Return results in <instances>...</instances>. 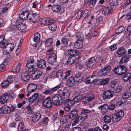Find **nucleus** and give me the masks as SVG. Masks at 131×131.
<instances>
[{
  "mask_svg": "<svg viewBox=\"0 0 131 131\" xmlns=\"http://www.w3.org/2000/svg\"><path fill=\"white\" fill-rule=\"evenodd\" d=\"M88 115L80 113L78 116V111L76 110L70 112L68 113V118L71 120L74 121L72 124V126H74L80 121L82 122L84 121L87 117Z\"/></svg>",
  "mask_w": 131,
  "mask_h": 131,
  "instance_id": "obj_1",
  "label": "nucleus"
},
{
  "mask_svg": "<svg viewBox=\"0 0 131 131\" xmlns=\"http://www.w3.org/2000/svg\"><path fill=\"white\" fill-rule=\"evenodd\" d=\"M52 100L53 104L54 105L58 106L61 105L63 101L62 97L59 94L54 95L52 97Z\"/></svg>",
  "mask_w": 131,
  "mask_h": 131,
  "instance_id": "obj_2",
  "label": "nucleus"
},
{
  "mask_svg": "<svg viewBox=\"0 0 131 131\" xmlns=\"http://www.w3.org/2000/svg\"><path fill=\"white\" fill-rule=\"evenodd\" d=\"M127 71V69L122 65L116 67L113 70L114 72L116 74L119 75L124 74Z\"/></svg>",
  "mask_w": 131,
  "mask_h": 131,
  "instance_id": "obj_3",
  "label": "nucleus"
},
{
  "mask_svg": "<svg viewBox=\"0 0 131 131\" xmlns=\"http://www.w3.org/2000/svg\"><path fill=\"white\" fill-rule=\"evenodd\" d=\"M58 94L64 99H68L69 98L70 93L69 90L67 89H65L63 90H59L57 91Z\"/></svg>",
  "mask_w": 131,
  "mask_h": 131,
  "instance_id": "obj_4",
  "label": "nucleus"
},
{
  "mask_svg": "<svg viewBox=\"0 0 131 131\" xmlns=\"http://www.w3.org/2000/svg\"><path fill=\"white\" fill-rule=\"evenodd\" d=\"M90 11L88 9H86L84 10L80 11L77 13V19H79L81 17L85 18L88 17L89 15Z\"/></svg>",
  "mask_w": 131,
  "mask_h": 131,
  "instance_id": "obj_5",
  "label": "nucleus"
},
{
  "mask_svg": "<svg viewBox=\"0 0 131 131\" xmlns=\"http://www.w3.org/2000/svg\"><path fill=\"white\" fill-rule=\"evenodd\" d=\"M52 100L49 97H47L43 100L42 103L43 106L47 108L51 107L53 105Z\"/></svg>",
  "mask_w": 131,
  "mask_h": 131,
  "instance_id": "obj_6",
  "label": "nucleus"
},
{
  "mask_svg": "<svg viewBox=\"0 0 131 131\" xmlns=\"http://www.w3.org/2000/svg\"><path fill=\"white\" fill-rule=\"evenodd\" d=\"M115 95L114 92L111 90H106L104 91L103 94V99L106 100L112 98Z\"/></svg>",
  "mask_w": 131,
  "mask_h": 131,
  "instance_id": "obj_7",
  "label": "nucleus"
},
{
  "mask_svg": "<svg viewBox=\"0 0 131 131\" xmlns=\"http://www.w3.org/2000/svg\"><path fill=\"white\" fill-rule=\"evenodd\" d=\"M111 69V66H110L104 67L100 71L99 75L100 76H104L108 74Z\"/></svg>",
  "mask_w": 131,
  "mask_h": 131,
  "instance_id": "obj_8",
  "label": "nucleus"
},
{
  "mask_svg": "<svg viewBox=\"0 0 131 131\" xmlns=\"http://www.w3.org/2000/svg\"><path fill=\"white\" fill-rule=\"evenodd\" d=\"M14 80L13 78L11 76L8 78L6 80L4 81L1 83V86L2 87H7L9 84L13 82Z\"/></svg>",
  "mask_w": 131,
  "mask_h": 131,
  "instance_id": "obj_9",
  "label": "nucleus"
},
{
  "mask_svg": "<svg viewBox=\"0 0 131 131\" xmlns=\"http://www.w3.org/2000/svg\"><path fill=\"white\" fill-rule=\"evenodd\" d=\"M39 17V15L38 14L34 13H31L29 14L28 19L31 21L35 23L37 21Z\"/></svg>",
  "mask_w": 131,
  "mask_h": 131,
  "instance_id": "obj_10",
  "label": "nucleus"
},
{
  "mask_svg": "<svg viewBox=\"0 0 131 131\" xmlns=\"http://www.w3.org/2000/svg\"><path fill=\"white\" fill-rule=\"evenodd\" d=\"M94 94L91 93L87 96L83 97V98L82 100L83 102L85 104H87L92 101L94 98Z\"/></svg>",
  "mask_w": 131,
  "mask_h": 131,
  "instance_id": "obj_11",
  "label": "nucleus"
},
{
  "mask_svg": "<svg viewBox=\"0 0 131 131\" xmlns=\"http://www.w3.org/2000/svg\"><path fill=\"white\" fill-rule=\"evenodd\" d=\"M2 48L4 51H6L7 53H9L13 50L14 45L12 43H8L5 45Z\"/></svg>",
  "mask_w": 131,
  "mask_h": 131,
  "instance_id": "obj_12",
  "label": "nucleus"
},
{
  "mask_svg": "<svg viewBox=\"0 0 131 131\" xmlns=\"http://www.w3.org/2000/svg\"><path fill=\"white\" fill-rule=\"evenodd\" d=\"M83 98L82 94L80 92L78 93L73 99L74 103H78L81 101Z\"/></svg>",
  "mask_w": 131,
  "mask_h": 131,
  "instance_id": "obj_13",
  "label": "nucleus"
},
{
  "mask_svg": "<svg viewBox=\"0 0 131 131\" xmlns=\"http://www.w3.org/2000/svg\"><path fill=\"white\" fill-rule=\"evenodd\" d=\"M60 87V84L58 85L55 87L52 88L51 89H46L43 92V93L46 94H48L56 91Z\"/></svg>",
  "mask_w": 131,
  "mask_h": 131,
  "instance_id": "obj_14",
  "label": "nucleus"
},
{
  "mask_svg": "<svg viewBox=\"0 0 131 131\" xmlns=\"http://www.w3.org/2000/svg\"><path fill=\"white\" fill-rule=\"evenodd\" d=\"M21 77L23 81L26 82H28L30 78L29 74L26 71L22 73L21 75Z\"/></svg>",
  "mask_w": 131,
  "mask_h": 131,
  "instance_id": "obj_15",
  "label": "nucleus"
},
{
  "mask_svg": "<svg viewBox=\"0 0 131 131\" xmlns=\"http://www.w3.org/2000/svg\"><path fill=\"white\" fill-rule=\"evenodd\" d=\"M29 12L27 11H25L19 14V18L21 20H26L28 18L29 16Z\"/></svg>",
  "mask_w": 131,
  "mask_h": 131,
  "instance_id": "obj_16",
  "label": "nucleus"
},
{
  "mask_svg": "<svg viewBox=\"0 0 131 131\" xmlns=\"http://www.w3.org/2000/svg\"><path fill=\"white\" fill-rule=\"evenodd\" d=\"M37 86L35 83H30L27 86V90L28 93L34 92L36 89Z\"/></svg>",
  "mask_w": 131,
  "mask_h": 131,
  "instance_id": "obj_17",
  "label": "nucleus"
},
{
  "mask_svg": "<svg viewBox=\"0 0 131 131\" xmlns=\"http://www.w3.org/2000/svg\"><path fill=\"white\" fill-rule=\"evenodd\" d=\"M9 94H3L1 96L0 100V102L2 104H3L6 102L8 99Z\"/></svg>",
  "mask_w": 131,
  "mask_h": 131,
  "instance_id": "obj_18",
  "label": "nucleus"
},
{
  "mask_svg": "<svg viewBox=\"0 0 131 131\" xmlns=\"http://www.w3.org/2000/svg\"><path fill=\"white\" fill-rule=\"evenodd\" d=\"M95 58L94 57H92L89 59L87 62V66L89 68L92 67L95 64Z\"/></svg>",
  "mask_w": 131,
  "mask_h": 131,
  "instance_id": "obj_19",
  "label": "nucleus"
},
{
  "mask_svg": "<svg viewBox=\"0 0 131 131\" xmlns=\"http://www.w3.org/2000/svg\"><path fill=\"white\" fill-rule=\"evenodd\" d=\"M75 83L74 78L71 76L67 80V85L68 87H72L74 85Z\"/></svg>",
  "mask_w": 131,
  "mask_h": 131,
  "instance_id": "obj_20",
  "label": "nucleus"
},
{
  "mask_svg": "<svg viewBox=\"0 0 131 131\" xmlns=\"http://www.w3.org/2000/svg\"><path fill=\"white\" fill-rule=\"evenodd\" d=\"M109 108L108 106L106 104L102 105L98 107V108L101 110V112L104 113L106 112Z\"/></svg>",
  "mask_w": 131,
  "mask_h": 131,
  "instance_id": "obj_21",
  "label": "nucleus"
},
{
  "mask_svg": "<svg viewBox=\"0 0 131 131\" xmlns=\"http://www.w3.org/2000/svg\"><path fill=\"white\" fill-rule=\"evenodd\" d=\"M26 66L27 67L36 66V64L34 63V61L32 57H31L29 59L27 63Z\"/></svg>",
  "mask_w": 131,
  "mask_h": 131,
  "instance_id": "obj_22",
  "label": "nucleus"
},
{
  "mask_svg": "<svg viewBox=\"0 0 131 131\" xmlns=\"http://www.w3.org/2000/svg\"><path fill=\"white\" fill-rule=\"evenodd\" d=\"M0 109L3 112L4 114L9 113L10 112L11 110L10 107L6 105L3 106Z\"/></svg>",
  "mask_w": 131,
  "mask_h": 131,
  "instance_id": "obj_23",
  "label": "nucleus"
},
{
  "mask_svg": "<svg viewBox=\"0 0 131 131\" xmlns=\"http://www.w3.org/2000/svg\"><path fill=\"white\" fill-rule=\"evenodd\" d=\"M113 9L110 7H105L103 9L102 13L105 15L111 14L113 12Z\"/></svg>",
  "mask_w": 131,
  "mask_h": 131,
  "instance_id": "obj_24",
  "label": "nucleus"
},
{
  "mask_svg": "<svg viewBox=\"0 0 131 131\" xmlns=\"http://www.w3.org/2000/svg\"><path fill=\"white\" fill-rule=\"evenodd\" d=\"M56 61L57 56L55 54H53V55L51 56L48 59V62L51 64H52L56 62Z\"/></svg>",
  "mask_w": 131,
  "mask_h": 131,
  "instance_id": "obj_25",
  "label": "nucleus"
},
{
  "mask_svg": "<svg viewBox=\"0 0 131 131\" xmlns=\"http://www.w3.org/2000/svg\"><path fill=\"white\" fill-rule=\"evenodd\" d=\"M85 81L88 83H92L95 82L96 81L95 76L93 75L88 77L86 78Z\"/></svg>",
  "mask_w": 131,
  "mask_h": 131,
  "instance_id": "obj_26",
  "label": "nucleus"
},
{
  "mask_svg": "<svg viewBox=\"0 0 131 131\" xmlns=\"http://www.w3.org/2000/svg\"><path fill=\"white\" fill-rule=\"evenodd\" d=\"M41 115L39 113H37L34 114L32 116V121L34 122H36L38 121L41 118Z\"/></svg>",
  "mask_w": 131,
  "mask_h": 131,
  "instance_id": "obj_27",
  "label": "nucleus"
},
{
  "mask_svg": "<svg viewBox=\"0 0 131 131\" xmlns=\"http://www.w3.org/2000/svg\"><path fill=\"white\" fill-rule=\"evenodd\" d=\"M64 103L65 106H68L71 107L73 106L75 104L73 100L68 99L65 100Z\"/></svg>",
  "mask_w": 131,
  "mask_h": 131,
  "instance_id": "obj_28",
  "label": "nucleus"
},
{
  "mask_svg": "<svg viewBox=\"0 0 131 131\" xmlns=\"http://www.w3.org/2000/svg\"><path fill=\"white\" fill-rule=\"evenodd\" d=\"M76 58L74 57H69L67 62V64L70 66L74 63L75 62Z\"/></svg>",
  "mask_w": 131,
  "mask_h": 131,
  "instance_id": "obj_29",
  "label": "nucleus"
},
{
  "mask_svg": "<svg viewBox=\"0 0 131 131\" xmlns=\"http://www.w3.org/2000/svg\"><path fill=\"white\" fill-rule=\"evenodd\" d=\"M65 73L64 71H58L56 72V78L61 79H63V75H65Z\"/></svg>",
  "mask_w": 131,
  "mask_h": 131,
  "instance_id": "obj_30",
  "label": "nucleus"
},
{
  "mask_svg": "<svg viewBox=\"0 0 131 131\" xmlns=\"http://www.w3.org/2000/svg\"><path fill=\"white\" fill-rule=\"evenodd\" d=\"M37 67L41 68H44L46 66L45 61L43 59H41L37 65Z\"/></svg>",
  "mask_w": 131,
  "mask_h": 131,
  "instance_id": "obj_31",
  "label": "nucleus"
},
{
  "mask_svg": "<svg viewBox=\"0 0 131 131\" xmlns=\"http://www.w3.org/2000/svg\"><path fill=\"white\" fill-rule=\"evenodd\" d=\"M69 39V37L68 36H65L61 40V43L64 44L66 46L68 45V42Z\"/></svg>",
  "mask_w": 131,
  "mask_h": 131,
  "instance_id": "obj_32",
  "label": "nucleus"
},
{
  "mask_svg": "<svg viewBox=\"0 0 131 131\" xmlns=\"http://www.w3.org/2000/svg\"><path fill=\"white\" fill-rule=\"evenodd\" d=\"M126 52L125 48L123 47L119 48L117 50V54L120 56H123L125 54Z\"/></svg>",
  "mask_w": 131,
  "mask_h": 131,
  "instance_id": "obj_33",
  "label": "nucleus"
},
{
  "mask_svg": "<svg viewBox=\"0 0 131 131\" xmlns=\"http://www.w3.org/2000/svg\"><path fill=\"white\" fill-rule=\"evenodd\" d=\"M68 54L71 56H73L78 55L79 52L77 50L71 49L68 50Z\"/></svg>",
  "mask_w": 131,
  "mask_h": 131,
  "instance_id": "obj_34",
  "label": "nucleus"
},
{
  "mask_svg": "<svg viewBox=\"0 0 131 131\" xmlns=\"http://www.w3.org/2000/svg\"><path fill=\"white\" fill-rule=\"evenodd\" d=\"M110 79L109 78H106L103 79H101L97 81V83L101 85H105L107 84L109 82Z\"/></svg>",
  "mask_w": 131,
  "mask_h": 131,
  "instance_id": "obj_35",
  "label": "nucleus"
},
{
  "mask_svg": "<svg viewBox=\"0 0 131 131\" xmlns=\"http://www.w3.org/2000/svg\"><path fill=\"white\" fill-rule=\"evenodd\" d=\"M76 37L78 40L82 41L84 39L83 36L80 32H77L76 33Z\"/></svg>",
  "mask_w": 131,
  "mask_h": 131,
  "instance_id": "obj_36",
  "label": "nucleus"
},
{
  "mask_svg": "<svg viewBox=\"0 0 131 131\" xmlns=\"http://www.w3.org/2000/svg\"><path fill=\"white\" fill-rule=\"evenodd\" d=\"M53 40L52 38H49L46 40L45 42V45L47 47L50 46L53 43Z\"/></svg>",
  "mask_w": 131,
  "mask_h": 131,
  "instance_id": "obj_37",
  "label": "nucleus"
},
{
  "mask_svg": "<svg viewBox=\"0 0 131 131\" xmlns=\"http://www.w3.org/2000/svg\"><path fill=\"white\" fill-rule=\"evenodd\" d=\"M21 64L18 62L14 69L12 70V71L13 72L17 73L19 71L21 67Z\"/></svg>",
  "mask_w": 131,
  "mask_h": 131,
  "instance_id": "obj_38",
  "label": "nucleus"
},
{
  "mask_svg": "<svg viewBox=\"0 0 131 131\" xmlns=\"http://www.w3.org/2000/svg\"><path fill=\"white\" fill-rule=\"evenodd\" d=\"M112 119L113 121L115 122H117L119 121L121 119V118L117 114L115 113L112 114Z\"/></svg>",
  "mask_w": 131,
  "mask_h": 131,
  "instance_id": "obj_39",
  "label": "nucleus"
},
{
  "mask_svg": "<svg viewBox=\"0 0 131 131\" xmlns=\"http://www.w3.org/2000/svg\"><path fill=\"white\" fill-rule=\"evenodd\" d=\"M130 78H131V74L130 73L125 74L122 77L123 80L126 82L128 81L129 80V81Z\"/></svg>",
  "mask_w": 131,
  "mask_h": 131,
  "instance_id": "obj_40",
  "label": "nucleus"
},
{
  "mask_svg": "<svg viewBox=\"0 0 131 131\" xmlns=\"http://www.w3.org/2000/svg\"><path fill=\"white\" fill-rule=\"evenodd\" d=\"M6 40L3 36H0V47L3 48L5 44Z\"/></svg>",
  "mask_w": 131,
  "mask_h": 131,
  "instance_id": "obj_41",
  "label": "nucleus"
},
{
  "mask_svg": "<svg viewBox=\"0 0 131 131\" xmlns=\"http://www.w3.org/2000/svg\"><path fill=\"white\" fill-rule=\"evenodd\" d=\"M104 121L106 123H110L111 120V116L110 115H105L104 117Z\"/></svg>",
  "mask_w": 131,
  "mask_h": 131,
  "instance_id": "obj_42",
  "label": "nucleus"
},
{
  "mask_svg": "<svg viewBox=\"0 0 131 131\" xmlns=\"http://www.w3.org/2000/svg\"><path fill=\"white\" fill-rule=\"evenodd\" d=\"M52 10L55 12H58L61 9L60 7L58 5H54L52 6Z\"/></svg>",
  "mask_w": 131,
  "mask_h": 131,
  "instance_id": "obj_43",
  "label": "nucleus"
},
{
  "mask_svg": "<svg viewBox=\"0 0 131 131\" xmlns=\"http://www.w3.org/2000/svg\"><path fill=\"white\" fill-rule=\"evenodd\" d=\"M130 58L129 56L127 55L125 56L122 57L120 61L121 63L124 62H126L129 60Z\"/></svg>",
  "mask_w": 131,
  "mask_h": 131,
  "instance_id": "obj_44",
  "label": "nucleus"
},
{
  "mask_svg": "<svg viewBox=\"0 0 131 131\" xmlns=\"http://www.w3.org/2000/svg\"><path fill=\"white\" fill-rule=\"evenodd\" d=\"M80 113L88 115L91 112V111L88 109L82 108L80 110Z\"/></svg>",
  "mask_w": 131,
  "mask_h": 131,
  "instance_id": "obj_45",
  "label": "nucleus"
},
{
  "mask_svg": "<svg viewBox=\"0 0 131 131\" xmlns=\"http://www.w3.org/2000/svg\"><path fill=\"white\" fill-rule=\"evenodd\" d=\"M34 36L33 40L35 42H38L39 40L40 36L39 33L37 32L35 33Z\"/></svg>",
  "mask_w": 131,
  "mask_h": 131,
  "instance_id": "obj_46",
  "label": "nucleus"
},
{
  "mask_svg": "<svg viewBox=\"0 0 131 131\" xmlns=\"http://www.w3.org/2000/svg\"><path fill=\"white\" fill-rule=\"evenodd\" d=\"M82 41L79 40L76 41L74 45V47L77 48H79L81 47L82 44Z\"/></svg>",
  "mask_w": 131,
  "mask_h": 131,
  "instance_id": "obj_47",
  "label": "nucleus"
},
{
  "mask_svg": "<svg viewBox=\"0 0 131 131\" xmlns=\"http://www.w3.org/2000/svg\"><path fill=\"white\" fill-rule=\"evenodd\" d=\"M7 64V63L3 62V64H0V71H4L5 70Z\"/></svg>",
  "mask_w": 131,
  "mask_h": 131,
  "instance_id": "obj_48",
  "label": "nucleus"
},
{
  "mask_svg": "<svg viewBox=\"0 0 131 131\" xmlns=\"http://www.w3.org/2000/svg\"><path fill=\"white\" fill-rule=\"evenodd\" d=\"M49 28L51 31L54 32L57 28L56 26L53 23L51 24L49 26Z\"/></svg>",
  "mask_w": 131,
  "mask_h": 131,
  "instance_id": "obj_49",
  "label": "nucleus"
},
{
  "mask_svg": "<svg viewBox=\"0 0 131 131\" xmlns=\"http://www.w3.org/2000/svg\"><path fill=\"white\" fill-rule=\"evenodd\" d=\"M118 4V0H109V4L110 6H116Z\"/></svg>",
  "mask_w": 131,
  "mask_h": 131,
  "instance_id": "obj_50",
  "label": "nucleus"
},
{
  "mask_svg": "<svg viewBox=\"0 0 131 131\" xmlns=\"http://www.w3.org/2000/svg\"><path fill=\"white\" fill-rule=\"evenodd\" d=\"M71 72V71L70 70H67L66 71H64L65 73V75H63L64 79L66 80L67 79V78L70 75Z\"/></svg>",
  "mask_w": 131,
  "mask_h": 131,
  "instance_id": "obj_51",
  "label": "nucleus"
},
{
  "mask_svg": "<svg viewBox=\"0 0 131 131\" xmlns=\"http://www.w3.org/2000/svg\"><path fill=\"white\" fill-rule=\"evenodd\" d=\"M131 95V94L129 92H126L124 93L122 95V98L127 99Z\"/></svg>",
  "mask_w": 131,
  "mask_h": 131,
  "instance_id": "obj_52",
  "label": "nucleus"
},
{
  "mask_svg": "<svg viewBox=\"0 0 131 131\" xmlns=\"http://www.w3.org/2000/svg\"><path fill=\"white\" fill-rule=\"evenodd\" d=\"M68 117L67 115H65L61 118V122L63 124L66 123Z\"/></svg>",
  "mask_w": 131,
  "mask_h": 131,
  "instance_id": "obj_53",
  "label": "nucleus"
},
{
  "mask_svg": "<svg viewBox=\"0 0 131 131\" xmlns=\"http://www.w3.org/2000/svg\"><path fill=\"white\" fill-rule=\"evenodd\" d=\"M125 28L124 27L122 26L119 27L116 30L118 33H120L123 32L124 31Z\"/></svg>",
  "mask_w": 131,
  "mask_h": 131,
  "instance_id": "obj_54",
  "label": "nucleus"
},
{
  "mask_svg": "<svg viewBox=\"0 0 131 131\" xmlns=\"http://www.w3.org/2000/svg\"><path fill=\"white\" fill-rule=\"evenodd\" d=\"M118 82V80L116 79L111 82V86L112 87H115L116 85L117 84Z\"/></svg>",
  "mask_w": 131,
  "mask_h": 131,
  "instance_id": "obj_55",
  "label": "nucleus"
},
{
  "mask_svg": "<svg viewBox=\"0 0 131 131\" xmlns=\"http://www.w3.org/2000/svg\"><path fill=\"white\" fill-rule=\"evenodd\" d=\"M46 23H47V24H46V25H50L51 24L54 23V22H55V21L54 20H51L49 19L48 18H46Z\"/></svg>",
  "mask_w": 131,
  "mask_h": 131,
  "instance_id": "obj_56",
  "label": "nucleus"
},
{
  "mask_svg": "<svg viewBox=\"0 0 131 131\" xmlns=\"http://www.w3.org/2000/svg\"><path fill=\"white\" fill-rule=\"evenodd\" d=\"M96 2V0H91L89 4V6L91 8L94 5Z\"/></svg>",
  "mask_w": 131,
  "mask_h": 131,
  "instance_id": "obj_57",
  "label": "nucleus"
},
{
  "mask_svg": "<svg viewBox=\"0 0 131 131\" xmlns=\"http://www.w3.org/2000/svg\"><path fill=\"white\" fill-rule=\"evenodd\" d=\"M48 54L52 56L53 54H55L54 53V51L53 48H50L49 50H48L47 52Z\"/></svg>",
  "mask_w": 131,
  "mask_h": 131,
  "instance_id": "obj_58",
  "label": "nucleus"
},
{
  "mask_svg": "<svg viewBox=\"0 0 131 131\" xmlns=\"http://www.w3.org/2000/svg\"><path fill=\"white\" fill-rule=\"evenodd\" d=\"M116 113L121 118L123 117L124 115V112L121 110H118Z\"/></svg>",
  "mask_w": 131,
  "mask_h": 131,
  "instance_id": "obj_59",
  "label": "nucleus"
},
{
  "mask_svg": "<svg viewBox=\"0 0 131 131\" xmlns=\"http://www.w3.org/2000/svg\"><path fill=\"white\" fill-rule=\"evenodd\" d=\"M27 68H28V70L30 72H32L35 71L36 68V66Z\"/></svg>",
  "mask_w": 131,
  "mask_h": 131,
  "instance_id": "obj_60",
  "label": "nucleus"
},
{
  "mask_svg": "<svg viewBox=\"0 0 131 131\" xmlns=\"http://www.w3.org/2000/svg\"><path fill=\"white\" fill-rule=\"evenodd\" d=\"M80 77H78L74 78V82L76 83H80L82 81Z\"/></svg>",
  "mask_w": 131,
  "mask_h": 131,
  "instance_id": "obj_61",
  "label": "nucleus"
},
{
  "mask_svg": "<svg viewBox=\"0 0 131 131\" xmlns=\"http://www.w3.org/2000/svg\"><path fill=\"white\" fill-rule=\"evenodd\" d=\"M81 128L79 127H75L71 129L70 131H81Z\"/></svg>",
  "mask_w": 131,
  "mask_h": 131,
  "instance_id": "obj_62",
  "label": "nucleus"
},
{
  "mask_svg": "<svg viewBox=\"0 0 131 131\" xmlns=\"http://www.w3.org/2000/svg\"><path fill=\"white\" fill-rule=\"evenodd\" d=\"M36 73V72H35L32 74L31 77L33 79H37L39 78V76H38Z\"/></svg>",
  "mask_w": 131,
  "mask_h": 131,
  "instance_id": "obj_63",
  "label": "nucleus"
},
{
  "mask_svg": "<svg viewBox=\"0 0 131 131\" xmlns=\"http://www.w3.org/2000/svg\"><path fill=\"white\" fill-rule=\"evenodd\" d=\"M110 48L111 49V51H112L116 50L117 48L116 44H114L110 46Z\"/></svg>",
  "mask_w": 131,
  "mask_h": 131,
  "instance_id": "obj_64",
  "label": "nucleus"
}]
</instances>
